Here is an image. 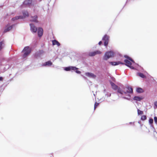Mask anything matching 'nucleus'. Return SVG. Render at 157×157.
Here are the masks:
<instances>
[{"instance_id": "nucleus-12", "label": "nucleus", "mask_w": 157, "mask_h": 157, "mask_svg": "<svg viewBox=\"0 0 157 157\" xmlns=\"http://www.w3.org/2000/svg\"><path fill=\"white\" fill-rule=\"evenodd\" d=\"M37 33L38 36L39 37H41L42 36L43 34V29L41 27H39L38 29Z\"/></svg>"}, {"instance_id": "nucleus-32", "label": "nucleus", "mask_w": 157, "mask_h": 157, "mask_svg": "<svg viewBox=\"0 0 157 157\" xmlns=\"http://www.w3.org/2000/svg\"><path fill=\"white\" fill-rule=\"evenodd\" d=\"M154 106L157 107V101H155L154 103Z\"/></svg>"}, {"instance_id": "nucleus-38", "label": "nucleus", "mask_w": 157, "mask_h": 157, "mask_svg": "<svg viewBox=\"0 0 157 157\" xmlns=\"http://www.w3.org/2000/svg\"><path fill=\"white\" fill-rule=\"evenodd\" d=\"M39 1L40 2V1H42V0H39Z\"/></svg>"}, {"instance_id": "nucleus-35", "label": "nucleus", "mask_w": 157, "mask_h": 157, "mask_svg": "<svg viewBox=\"0 0 157 157\" xmlns=\"http://www.w3.org/2000/svg\"><path fill=\"white\" fill-rule=\"evenodd\" d=\"M122 98L124 99H127V100L128 99V98H126V97H122Z\"/></svg>"}, {"instance_id": "nucleus-34", "label": "nucleus", "mask_w": 157, "mask_h": 157, "mask_svg": "<svg viewBox=\"0 0 157 157\" xmlns=\"http://www.w3.org/2000/svg\"><path fill=\"white\" fill-rule=\"evenodd\" d=\"M102 43V42L101 41H100L99 43H98V44L99 45H101Z\"/></svg>"}, {"instance_id": "nucleus-16", "label": "nucleus", "mask_w": 157, "mask_h": 157, "mask_svg": "<svg viewBox=\"0 0 157 157\" xmlns=\"http://www.w3.org/2000/svg\"><path fill=\"white\" fill-rule=\"evenodd\" d=\"M32 19L30 20L31 21H33L36 23H37L38 21H37V16L35 15L34 16L31 17Z\"/></svg>"}, {"instance_id": "nucleus-21", "label": "nucleus", "mask_w": 157, "mask_h": 157, "mask_svg": "<svg viewBox=\"0 0 157 157\" xmlns=\"http://www.w3.org/2000/svg\"><path fill=\"white\" fill-rule=\"evenodd\" d=\"M52 42L53 45H57L58 46H59L60 45L59 43L56 40H52Z\"/></svg>"}, {"instance_id": "nucleus-26", "label": "nucleus", "mask_w": 157, "mask_h": 157, "mask_svg": "<svg viewBox=\"0 0 157 157\" xmlns=\"http://www.w3.org/2000/svg\"><path fill=\"white\" fill-rule=\"evenodd\" d=\"M147 119V117L146 115H143L141 117V119L142 120L144 121L145 120Z\"/></svg>"}, {"instance_id": "nucleus-31", "label": "nucleus", "mask_w": 157, "mask_h": 157, "mask_svg": "<svg viewBox=\"0 0 157 157\" xmlns=\"http://www.w3.org/2000/svg\"><path fill=\"white\" fill-rule=\"evenodd\" d=\"M124 57L127 59L128 60H129V58H130V57H129L127 55H124Z\"/></svg>"}, {"instance_id": "nucleus-4", "label": "nucleus", "mask_w": 157, "mask_h": 157, "mask_svg": "<svg viewBox=\"0 0 157 157\" xmlns=\"http://www.w3.org/2000/svg\"><path fill=\"white\" fill-rule=\"evenodd\" d=\"M78 68L74 66H70L65 67L64 69V70L66 71H70L72 70L75 71V72L77 74H80L81 73V72L80 71L78 70Z\"/></svg>"}, {"instance_id": "nucleus-7", "label": "nucleus", "mask_w": 157, "mask_h": 157, "mask_svg": "<svg viewBox=\"0 0 157 157\" xmlns=\"http://www.w3.org/2000/svg\"><path fill=\"white\" fill-rule=\"evenodd\" d=\"M33 0H25L23 2V6L24 7L30 6L32 4V1Z\"/></svg>"}, {"instance_id": "nucleus-27", "label": "nucleus", "mask_w": 157, "mask_h": 157, "mask_svg": "<svg viewBox=\"0 0 157 157\" xmlns=\"http://www.w3.org/2000/svg\"><path fill=\"white\" fill-rule=\"evenodd\" d=\"M99 103H97L96 102L94 104V109H95L96 108L97 106H98V105H99Z\"/></svg>"}, {"instance_id": "nucleus-8", "label": "nucleus", "mask_w": 157, "mask_h": 157, "mask_svg": "<svg viewBox=\"0 0 157 157\" xmlns=\"http://www.w3.org/2000/svg\"><path fill=\"white\" fill-rule=\"evenodd\" d=\"M109 36L105 35L102 39V40L104 41V45L107 46L108 44Z\"/></svg>"}, {"instance_id": "nucleus-18", "label": "nucleus", "mask_w": 157, "mask_h": 157, "mask_svg": "<svg viewBox=\"0 0 157 157\" xmlns=\"http://www.w3.org/2000/svg\"><path fill=\"white\" fill-rule=\"evenodd\" d=\"M143 98L141 97L135 96L134 97L133 99L137 101H140Z\"/></svg>"}, {"instance_id": "nucleus-25", "label": "nucleus", "mask_w": 157, "mask_h": 157, "mask_svg": "<svg viewBox=\"0 0 157 157\" xmlns=\"http://www.w3.org/2000/svg\"><path fill=\"white\" fill-rule=\"evenodd\" d=\"M137 112L138 115H142L143 114V112L140 110L139 109H137Z\"/></svg>"}, {"instance_id": "nucleus-3", "label": "nucleus", "mask_w": 157, "mask_h": 157, "mask_svg": "<svg viewBox=\"0 0 157 157\" xmlns=\"http://www.w3.org/2000/svg\"><path fill=\"white\" fill-rule=\"evenodd\" d=\"M22 52H24L22 57L23 58H25L31 53V49L28 46L25 47L22 50Z\"/></svg>"}, {"instance_id": "nucleus-19", "label": "nucleus", "mask_w": 157, "mask_h": 157, "mask_svg": "<svg viewBox=\"0 0 157 157\" xmlns=\"http://www.w3.org/2000/svg\"><path fill=\"white\" fill-rule=\"evenodd\" d=\"M23 17V18L25 17H28L29 16V13L28 11L26 10H23L22 11Z\"/></svg>"}, {"instance_id": "nucleus-28", "label": "nucleus", "mask_w": 157, "mask_h": 157, "mask_svg": "<svg viewBox=\"0 0 157 157\" xmlns=\"http://www.w3.org/2000/svg\"><path fill=\"white\" fill-rule=\"evenodd\" d=\"M153 119L152 118H150L149 121V122L150 124H152L153 123Z\"/></svg>"}, {"instance_id": "nucleus-33", "label": "nucleus", "mask_w": 157, "mask_h": 157, "mask_svg": "<svg viewBox=\"0 0 157 157\" xmlns=\"http://www.w3.org/2000/svg\"><path fill=\"white\" fill-rule=\"evenodd\" d=\"M112 79L113 81H114V82L115 81V79L114 78H113V77L112 78Z\"/></svg>"}, {"instance_id": "nucleus-20", "label": "nucleus", "mask_w": 157, "mask_h": 157, "mask_svg": "<svg viewBox=\"0 0 157 157\" xmlns=\"http://www.w3.org/2000/svg\"><path fill=\"white\" fill-rule=\"evenodd\" d=\"M52 62L50 61H48L46 62L45 63H44L43 64V66H50L52 65Z\"/></svg>"}, {"instance_id": "nucleus-37", "label": "nucleus", "mask_w": 157, "mask_h": 157, "mask_svg": "<svg viewBox=\"0 0 157 157\" xmlns=\"http://www.w3.org/2000/svg\"><path fill=\"white\" fill-rule=\"evenodd\" d=\"M128 96H129V97H130V96L129 94H128V95H127Z\"/></svg>"}, {"instance_id": "nucleus-23", "label": "nucleus", "mask_w": 157, "mask_h": 157, "mask_svg": "<svg viewBox=\"0 0 157 157\" xmlns=\"http://www.w3.org/2000/svg\"><path fill=\"white\" fill-rule=\"evenodd\" d=\"M136 92L138 93H142L143 92V90L141 88L138 87L136 89Z\"/></svg>"}, {"instance_id": "nucleus-13", "label": "nucleus", "mask_w": 157, "mask_h": 157, "mask_svg": "<svg viewBox=\"0 0 157 157\" xmlns=\"http://www.w3.org/2000/svg\"><path fill=\"white\" fill-rule=\"evenodd\" d=\"M43 52L44 51L43 50H40L37 52L35 54V57L36 58L40 57Z\"/></svg>"}, {"instance_id": "nucleus-2", "label": "nucleus", "mask_w": 157, "mask_h": 157, "mask_svg": "<svg viewBox=\"0 0 157 157\" xmlns=\"http://www.w3.org/2000/svg\"><path fill=\"white\" fill-rule=\"evenodd\" d=\"M122 90L123 94H126L127 93H132L133 92V89L131 86H127L126 87H123Z\"/></svg>"}, {"instance_id": "nucleus-1", "label": "nucleus", "mask_w": 157, "mask_h": 157, "mask_svg": "<svg viewBox=\"0 0 157 157\" xmlns=\"http://www.w3.org/2000/svg\"><path fill=\"white\" fill-rule=\"evenodd\" d=\"M110 83L113 89L114 90H117V93H119L121 95H123V90L122 89L120 88V87H118L117 86L111 81H110Z\"/></svg>"}, {"instance_id": "nucleus-17", "label": "nucleus", "mask_w": 157, "mask_h": 157, "mask_svg": "<svg viewBox=\"0 0 157 157\" xmlns=\"http://www.w3.org/2000/svg\"><path fill=\"white\" fill-rule=\"evenodd\" d=\"M23 19V17L22 15H20L18 16H17L13 18L12 19V20L13 21H15L16 20H17L19 19Z\"/></svg>"}, {"instance_id": "nucleus-9", "label": "nucleus", "mask_w": 157, "mask_h": 157, "mask_svg": "<svg viewBox=\"0 0 157 157\" xmlns=\"http://www.w3.org/2000/svg\"><path fill=\"white\" fill-rule=\"evenodd\" d=\"M30 30L31 32L33 33H36L37 30L36 27L33 24H30Z\"/></svg>"}, {"instance_id": "nucleus-11", "label": "nucleus", "mask_w": 157, "mask_h": 157, "mask_svg": "<svg viewBox=\"0 0 157 157\" xmlns=\"http://www.w3.org/2000/svg\"><path fill=\"white\" fill-rule=\"evenodd\" d=\"M101 53V52L100 51L97 50L94 52H89V55L90 56H93L97 54H100Z\"/></svg>"}, {"instance_id": "nucleus-15", "label": "nucleus", "mask_w": 157, "mask_h": 157, "mask_svg": "<svg viewBox=\"0 0 157 157\" xmlns=\"http://www.w3.org/2000/svg\"><path fill=\"white\" fill-rule=\"evenodd\" d=\"M109 63L113 66H116L119 64H124V63L121 62L120 61L117 62H110Z\"/></svg>"}, {"instance_id": "nucleus-24", "label": "nucleus", "mask_w": 157, "mask_h": 157, "mask_svg": "<svg viewBox=\"0 0 157 157\" xmlns=\"http://www.w3.org/2000/svg\"><path fill=\"white\" fill-rule=\"evenodd\" d=\"M137 75L140 77L143 78H145V76L144 75V74L141 73L139 72L137 73Z\"/></svg>"}, {"instance_id": "nucleus-30", "label": "nucleus", "mask_w": 157, "mask_h": 157, "mask_svg": "<svg viewBox=\"0 0 157 157\" xmlns=\"http://www.w3.org/2000/svg\"><path fill=\"white\" fill-rule=\"evenodd\" d=\"M128 60H130V61L132 62V63H135L134 60L133 59H132L131 58H129V59Z\"/></svg>"}, {"instance_id": "nucleus-14", "label": "nucleus", "mask_w": 157, "mask_h": 157, "mask_svg": "<svg viewBox=\"0 0 157 157\" xmlns=\"http://www.w3.org/2000/svg\"><path fill=\"white\" fill-rule=\"evenodd\" d=\"M14 25H13L9 26H6V28L5 29L3 32V33H5L9 31L12 29Z\"/></svg>"}, {"instance_id": "nucleus-10", "label": "nucleus", "mask_w": 157, "mask_h": 157, "mask_svg": "<svg viewBox=\"0 0 157 157\" xmlns=\"http://www.w3.org/2000/svg\"><path fill=\"white\" fill-rule=\"evenodd\" d=\"M85 75L86 76L89 77L94 79L96 77V76L93 73L90 72H86L85 73Z\"/></svg>"}, {"instance_id": "nucleus-6", "label": "nucleus", "mask_w": 157, "mask_h": 157, "mask_svg": "<svg viewBox=\"0 0 157 157\" xmlns=\"http://www.w3.org/2000/svg\"><path fill=\"white\" fill-rule=\"evenodd\" d=\"M124 62H125V63H124V65H125L126 66L129 67L132 69L134 70L135 69V68L134 67L131 66L132 63L130 61H129L127 59H125L124 60Z\"/></svg>"}, {"instance_id": "nucleus-36", "label": "nucleus", "mask_w": 157, "mask_h": 157, "mask_svg": "<svg viewBox=\"0 0 157 157\" xmlns=\"http://www.w3.org/2000/svg\"><path fill=\"white\" fill-rule=\"evenodd\" d=\"M3 80V78L2 77H0V81H2Z\"/></svg>"}, {"instance_id": "nucleus-29", "label": "nucleus", "mask_w": 157, "mask_h": 157, "mask_svg": "<svg viewBox=\"0 0 157 157\" xmlns=\"http://www.w3.org/2000/svg\"><path fill=\"white\" fill-rule=\"evenodd\" d=\"M154 120L155 123L157 124V117H154Z\"/></svg>"}, {"instance_id": "nucleus-5", "label": "nucleus", "mask_w": 157, "mask_h": 157, "mask_svg": "<svg viewBox=\"0 0 157 157\" xmlns=\"http://www.w3.org/2000/svg\"><path fill=\"white\" fill-rule=\"evenodd\" d=\"M113 52L112 51L107 52L105 54L103 59L104 60H106L109 58L113 56Z\"/></svg>"}, {"instance_id": "nucleus-22", "label": "nucleus", "mask_w": 157, "mask_h": 157, "mask_svg": "<svg viewBox=\"0 0 157 157\" xmlns=\"http://www.w3.org/2000/svg\"><path fill=\"white\" fill-rule=\"evenodd\" d=\"M4 46V41H2L0 42V51L3 48Z\"/></svg>"}]
</instances>
